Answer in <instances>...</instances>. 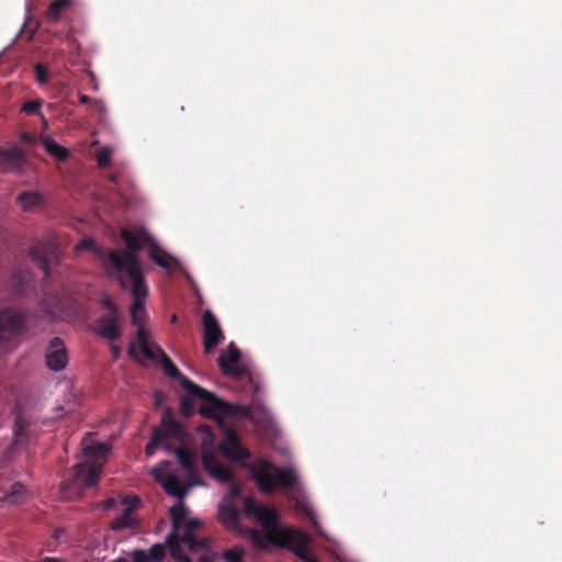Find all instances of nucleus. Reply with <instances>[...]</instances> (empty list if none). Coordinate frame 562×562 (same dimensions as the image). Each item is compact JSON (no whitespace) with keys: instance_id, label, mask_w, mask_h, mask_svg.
Masks as SVG:
<instances>
[{"instance_id":"nucleus-17","label":"nucleus","mask_w":562,"mask_h":562,"mask_svg":"<svg viewBox=\"0 0 562 562\" xmlns=\"http://www.w3.org/2000/svg\"><path fill=\"white\" fill-rule=\"evenodd\" d=\"M166 549L164 544H153L148 551L134 550L132 552L133 562H159L165 557Z\"/></svg>"},{"instance_id":"nucleus-24","label":"nucleus","mask_w":562,"mask_h":562,"mask_svg":"<svg viewBox=\"0 0 562 562\" xmlns=\"http://www.w3.org/2000/svg\"><path fill=\"white\" fill-rule=\"evenodd\" d=\"M44 148L49 155L54 156L55 158L61 161L66 160L69 156L68 150L65 147L57 144L54 139H45Z\"/></svg>"},{"instance_id":"nucleus-1","label":"nucleus","mask_w":562,"mask_h":562,"mask_svg":"<svg viewBox=\"0 0 562 562\" xmlns=\"http://www.w3.org/2000/svg\"><path fill=\"white\" fill-rule=\"evenodd\" d=\"M132 355L137 362H145L154 359L156 356H161L160 363L165 373L176 379L184 392V395L181 397V411L183 414L191 415L195 409V403H200L201 413L218 419L222 427L224 438L218 446L220 451L227 459L248 468L261 492L269 493L278 487L288 490L296 509L305 513L318 528L315 513L301 488L295 470L292 467L280 469L261 459L249 463V450L243 446L235 430L228 425L229 422H226L229 418L236 420L248 418L255 424L258 431L273 432L276 430L273 417L260 401H254L250 407L228 404L182 375L178 368L168 359L167 353Z\"/></svg>"},{"instance_id":"nucleus-9","label":"nucleus","mask_w":562,"mask_h":562,"mask_svg":"<svg viewBox=\"0 0 562 562\" xmlns=\"http://www.w3.org/2000/svg\"><path fill=\"white\" fill-rule=\"evenodd\" d=\"M25 329L23 313L14 308L0 310V346L22 335Z\"/></svg>"},{"instance_id":"nucleus-14","label":"nucleus","mask_w":562,"mask_h":562,"mask_svg":"<svg viewBox=\"0 0 562 562\" xmlns=\"http://www.w3.org/2000/svg\"><path fill=\"white\" fill-rule=\"evenodd\" d=\"M138 503V498L133 496L124 498L121 502L123 514L112 521V529L122 530L132 528L135 526V518L133 516V508Z\"/></svg>"},{"instance_id":"nucleus-25","label":"nucleus","mask_w":562,"mask_h":562,"mask_svg":"<svg viewBox=\"0 0 562 562\" xmlns=\"http://www.w3.org/2000/svg\"><path fill=\"white\" fill-rule=\"evenodd\" d=\"M42 106L43 101L40 99L36 100H30L22 104L21 112L27 114V115H37L41 116L43 120V123L46 124V119L42 113Z\"/></svg>"},{"instance_id":"nucleus-32","label":"nucleus","mask_w":562,"mask_h":562,"mask_svg":"<svg viewBox=\"0 0 562 562\" xmlns=\"http://www.w3.org/2000/svg\"><path fill=\"white\" fill-rule=\"evenodd\" d=\"M24 282V276L22 273H14L13 274V284L15 285H22Z\"/></svg>"},{"instance_id":"nucleus-23","label":"nucleus","mask_w":562,"mask_h":562,"mask_svg":"<svg viewBox=\"0 0 562 562\" xmlns=\"http://www.w3.org/2000/svg\"><path fill=\"white\" fill-rule=\"evenodd\" d=\"M45 361L52 371L63 370L68 362L67 353H45Z\"/></svg>"},{"instance_id":"nucleus-6","label":"nucleus","mask_w":562,"mask_h":562,"mask_svg":"<svg viewBox=\"0 0 562 562\" xmlns=\"http://www.w3.org/2000/svg\"><path fill=\"white\" fill-rule=\"evenodd\" d=\"M120 288L124 291H130L133 303L131 306V321L137 327L136 342L139 347L138 351H164L155 344L150 330L145 326L146 319L145 302L148 297L149 289L146 278L136 279H115Z\"/></svg>"},{"instance_id":"nucleus-4","label":"nucleus","mask_w":562,"mask_h":562,"mask_svg":"<svg viewBox=\"0 0 562 562\" xmlns=\"http://www.w3.org/2000/svg\"><path fill=\"white\" fill-rule=\"evenodd\" d=\"M121 238L125 249H110V254H102L104 272L111 279L145 278L143 265L138 252L144 247H150L155 238L145 228H122Z\"/></svg>"},{"instance_id":"nucleus-34","label":"nucleus","mask_w":562,"mask_h":562,"mask_svg":"<svg viewBox=\"0 0 562 562\" xmlns=\"http://www.w3.org/2000/svg\"><path fill=\"white\" fill-rule=\"evenodd\" d=\"M21 429H22V425H21V422L18 420L16 422V430H15V437H16V440H21Z\"/></svg>"},{"instance_id":"nucleus-27","label":"nucleus","mask_w":562,"mask_h":562,"mask_svg":"<svg viewBox=\"0 0 562 562\" xmlns=\"http://www.w3.org/2000/svg\"><path fill=\"white\" fill-rule=\"evenodd\" d=\"M112 149L103 147L97 153V162L100 168H105L111 164Z\"/></svg>"},{"instance_id":"nucleus-38","label":"nucleus","mask_w":562,"mask_h":562,"mask_svg":"<svg viewBox=\"0 0 562 562\" xmlns=\"http://www.w3.org/2000/svg\"><path fill=\"white\" fill-rule=\"evenodd\" d=\"M127 351H128V352L136 351V350H135V347H134V345H133V344L128 347Z\"/></svg>"},{"instance_id":"nucleus-26","label":"nucleus","mask_w":562,"mask_h":562,"mask_svg":"<svg viewBox=\"0 0 562 562\" xmlns=\"http://www.w3.org/2000/svg\"><path fill=\"white\" fill-rule=\"evenodd\" d=\"M244 550L241 547L235 546L223 553L225 562H241Z\"/></svg>"},{"instance_id":"nucleus-15","label":"nucleus","mask_w":562,"mask_h":562,"mask_svg":"<svg viewBox=\"0 0 562 562\" xmlns=\"http://www.w3.org/2000/svg\"><path fill=\"white\" fill-rule=\"evenodd\" d=\"M218 362L226 374L238 376L245 372L241 353H221Z\"/></svg>"},{"instance_id":"nucleus-28","label":"nucleus","mask_w":562,"mask_h":562,"mask_svg":"<svg viewBox=\"0 0 562 562\" xmlns=\"http://www.w3.org/2000/svg\"><path fill=\"white\" fill-rule=\"evenodd\" d=\"M34 71H35V76H36V81L40 85L47 83V81H48V69H47V67L44 64H42V63L35 64Z\"/></svg>"},{"instance_id":"nucleus-30","label":"nucleus","mask_w":562,"mask_h":562,"mask_svg":"<svg viewBox=\"0 0 562 562\" xmlns=\"http://www.w3.org/2000/svg\"><path fill=\"white\" fill-rule=\"evenodd\" d=\"M20 138L22 144L24 145H32L35 143V137L29 132H22L20 134Z\"/></svg>"},{"instance_id":"nucleus-16","label":"nucleus","mask_w":562,"mask_h":562,"mask_svg":"<svg viewBox=\"0 0 562 562\" xmlns=\"http://www.w3.org/2000/svg\"><path fill=\"white\" fill-rule=\"evenodd\" d=\"M148 257L157 266L161 267L167 271H170L173 268V266L179 265L178 260L168 252H166L162 248H160L156 240L148 248Z\"/></svg>"},{"instance_id":"nucleus-21","label":"nucleus","mask_w":562,"mask_h":562,"mask_svg":"<svg viewBox=\"0 0 562 562\" xmlns=\"http://www.w3.org/2000/svg\"><path fill=\"white\" fill-rule=\"evenodd\" d=\"M0 499L10 504H20L26 499V491L22 484L14 483L10 491Z\"/></svg>"},{"instance_id":"nucleus-39","label":"nucleus","mask_w":562,"mask_h":562,"mask_svg":"<svg viewBox=\"0 0 562 562\" xmlns=\"http://www.w3.org/2000/svg\"><path fill=\"white\" fill-rule=\"evenodd\" d=\"M111 351L119 352V351H120V349H119V348H116V347H112Z\"/></svg>"},{"instance_id":"nucleus-2","label":"nucleus","mask_w":562,"mask_h":562,"mask_svg":"<svg viewBox=\"0 0 562 562\" xmlns=\"http://www.w3.org/2000/svg\"><path fill=\"white\" fill-rule=\"evenodd\" d=\"M150 473L161 484L167 494L178 499L170 508L172 531L167 537L170 555L176 562H191L184 555V550L194 552L201 548L204 550V553L199 558L198 562H213L214 555L207 547L206 539H199L194 533L200 527L201 521L191 517L182 503V498L188 491L194 485H203V482L201 480H182L178 471L167 461H162L153 468Z\"/></svg>"},{"instance_id":"nucleus-22","label":"nucleus","mask_w":562,"mask_h":562,"mask_svg":"<svg viewBox=\"0 0 562 562\" xmlns=\"http://www.w3.org/2000/svg\"><path fill=\"white\" fill-rule=\"evenodd\" d=\"M77 250H90L92 251L100 260L102 267L104 268V259L102 254H110V250H105L98 245L91 238H83L80 244L76 247Z\"/></svg>"},{"instance_id":"nucleus-31","label":"nucleus","mask_w":562,"mask_h":562,"mask_svg":"<svg viewBox=\"0 0 562 562\" xmlns=\"http://www.w3.org/2000/svg\"><path fill=\"white\" fill-rule=\"evenodd\" d=\"M116 504V501L114 498H109L102 503L99 504V507L103 509H111Z\"/></svg>"},{"instance_id":"nucleus-11","label":"nucleus","mask_w":562,"mask_h":562,"mask_svg":"<svg viewBox=\"0 0 562 562\" xmlns=\"http://www.w3.org/2000/svg\"><path fill=\"white\" fill-rule=\"evenodd\" d=\"M204 351H211L224 339L217 318L211 311H205L202 317Z\"/></svg>"},{"instance_id":"nucleus-8","label":"nucleus","mask_w":562,"mask_h":562,"mask_svg":"<svg viewBox=\"0 0 562 562\" xmlns=\"http://www.w3.org/2000/svg\"><path fill=\"white\" fill-rule=\"evenodd\" d=\"M182 437L183 430L181 426L169 413H166L162 417L161 427L154 431L150 441L146 445L145 452L147 457H151L158 448H162L166 451H175L183 470L191 474L195 468L194 456L182 448L173 449L170 442L172 440L182 441Z\"/></svg>"},{"instance_id":"nucleus-5","label":"nucleus","mask_w":562,"mask_h":562,"mask_svg":"<svg viewBox=\"0 0 562 562\" xmlns=\"http://www.w3.org/2000/svg\"><path fill=\"white\" fill-rule=\"evenodd\" d=\"M213 436L206 434L202 441V462L204 470L220 483L229 484V491L218 506L221 521L229 529L239 531V510L232 504V499L238 495L239 485L231 469L218 459L217 451L213 447Z\"/></svg>"},{"instance_id":"nucleus-40","label":"nucleus","mask_w":562,"mask_h":562,"mask_svg":"<svg viewBox=\"0 0 562 562\" xmlns=\"http://www.w3.org/2000/svg\"><path fill=\"white\" fill-rule=\"evenodd\" d=\"M114 562H127V561L124 559H119V560H115Z\"/></svg>"},{"instance_id":"nucleus-12","label":"nucleus","mask_w":562,"mask_h":562,"mask_svg":"<svg viewBox=\"0 0 562 562\" xmlns=\"http://www.w3.org/2000/svg\"><path fill=\"white\" fill-rule=\"evenodd\" d=\"M26 159V153L19 145L0 148V170L2 172H21Z\"/></svg>"},{"instance_id":"nucleus-37","label":"nucleus","mask_w":562,"mask_h":562,"mask_svg":"<svg viewBox=\"0 0 562 562\" xmlns=\"http://www.w3.org/2000/svg\"><path fill=\"white\" fill-rule=\"evenodd\" d=\"M109 180L115 183V182H116V180H117V176H116V175H111V176L109 177Z\"/></svg>"},{"instance_id":"nucleus-41","label":"nucleus","mask_w":562,"mask_h":562,"mask_svg":"<svg viewBox=\"0 0 562 562\" xmlns=\"http://www.w3.org/2000/svg\"><path fill=\"white\" fill-rule=\"evenodd\" d=\"M157 403H158V404L160 403V397H159V395H157Z\"/></svg>"},{"instance_id":"nucleus-3","label":"nucleus","mask_w":562,"mask_h":562,"mask_svg":"<svg viewBox=\"0 0 562 562\" xmlns=\"http://www.w3.org/2000/svg\"><path fill=\"white\" fill-rule=\"evenodd\" d=\"M244 513L254 517L262 527L263 533L256 529L247 530V536L255 546L261 549H267L269 546L284 547L305 562H317L310 551L313 541L311 536L281 526L274 509L247 497L244 504Z\"/></svg>"},{"instance_id":"nucleus-13","label":"nucleus","mask_w":562,"mask_h":562,"mask_svg":"<svg viewBox=\"0 0 562 562\" xmlns=\"http://www.w3.org/2000/svg\"><path fill=\"white\" fill-rule=\"evenodd\" d=\"M66 314V303L58 293L45 294L40 304L38 316L54 322L61 319Z\"/></svg>"},{"instance_id":"nucleus-20","label":"nucleus","mask_w":562,"mask_h":562,"mask_svg":"<svg viewBox=\"0 0 562 562\" xmlns=\"http://www.w3.org/2000/svg\"><path fill=\"white\" fill-rule=\"evenodd\" d=\"M71 0H55L53 1L47 10L46 18L52 22H57L60 19V14L64 10L70 8Z\"/></svg>"},{"instance_id":"nucleus-10","label":"nucleus","mask_w":562,"mask_h":562,"mask_svg":"<svg viewBox=\"0 0 562 562\" xmlns=\"http://www.w3.org/2000/svg\"><path fill=\"white\" fill-rule=\"evenodd\" d=\"M33 263L44 272V279H49V262L58 259V248L52 240H37L29 250Z\"/></svg>"},{"instance_id":"nucleus-36","label":"nucleus","mask_w":562,"mask_h":562,"mask_svg":"<svg viewBox=\"0 0 562 562\" xmlns=\"http://www.w3.org/2000/svg\"><path fill=\"white\" fill-rule=\"evenodd\" d=\"M43 562H61V561L54 559V558H47Z\"/></svg>"},{"instance_id":"nucleus-7","label":"nucleus","mask_w":562,"mask_h":562,"mask_svg":"<svg viewBox=\"0 0 562 562\" xmlns=\"http://www.w3.org/2000/svg\"><path fill=\"white\" fill-rule=\"evenodd\" d=\"M82 453L86 461L74 467L72 481L63 484L65 492H71V488L91 487L99 481L104 464V457L109 451V446L103 442H95L90 437L81 442Z\"/></svg>"},{"instance_id":"nucleus-33","label":"nucleus","mask_w":562,"mask_h":562,"mask_svg":"<svg viewBox=\"0 0 562 562\" xmlns=\"http://www.w3.org/2000/svg\"><path fill=\"white\" fill-rule=\"evenodd\" d=\"M79 102H80L81 104H85V105H86V104H89V103L91 102V99H90V97H88V95H86V94H80V95H79Z\"/></svg>"},{"instance_id":"nucleus-35","label":"nucleus","mask_w":562,"mask_h":562,"mask_svg":"<svg viewBox=\"0 0 562 562\" xmlns=\"http://www.w3.org/2000/svg\"><path fill=\"white\" fill-rule=\"evenodd\" d=\"M225 351H240L234 342H231Z\"/></svg>"},{"instance_id":"nucleus-18","label":"nucleus","mask_w":562,"mask_h":562,"mask_svg":"<svg viewBox=\"0 0 562 562\" xmlns=\"http://www.w3.org/2000/svg\"><path fill=\"white\" fill-rule=\"evenodd\" d=\"M97 333L100 337L114 341L120 336V329L113 316L99 318L97 323Z\"/></svg>"},{"instance_id":"nucleus-29","label":"nucleus","mask_w":562,"mask_h":562,"mask_svg":"<svg viewBox=\"0 0 562 562\" xmlns=\"http://www.w3.org/2000/svg\"><path fill=\"white\" fill-rule=\"evenodd\" d=\"M49 349V351H66L64 341L59 337H54L50 339Z\"/></svg>"},{"instance_id":"nucleus-19","label":"nucleus","mask_w":562,"mask_h":562,"mask_svg":"<svg viewBox=\"0 0 562 562\" xmlns=\"http://www.w3.org/2000/svg\"><path fill=\"white\" fill-rule=\"evenodd\" d=\"M16 201L24 211H30L41 204L42 198L37 192L23 191L18 194Z\"/></svg>"}]
</instances>
